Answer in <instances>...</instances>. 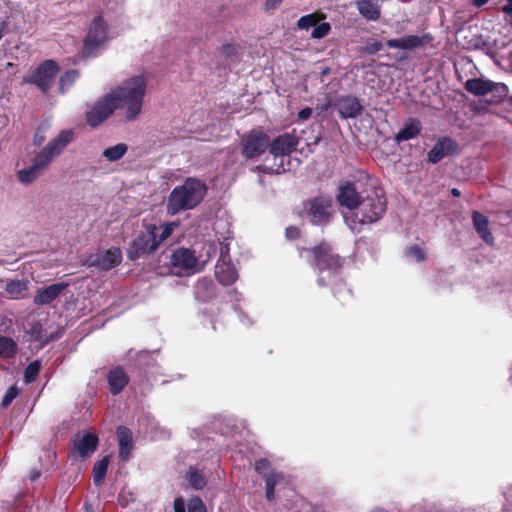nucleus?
<instances>
[{"mask_svg":"<svg viewBox=\"0 0 512 512\" xmlns=\"http://www.w3.org/2000/svg\"><path fill=\"white\" fill-rule=\"evenodd\" d=\"M178 226L179 222L177 221L168 222L160 226H146L145 231L133 241L132 248L135 251H129L130 257L135 258L142 253L155 251L163 241L171 236Z\"/></svg>","mask_w":512,"mask_h":512,"instance_id":"20e7f679","label":"nucleus"},{"mask_svg":"<svg viewBox=\"0 0 512 512\" xmlns=\"http://www.w3.org/2000/svg\"><path fill=\"white\" fill-rule=\"evenodd\" d=\"M420 122L410 119L405 126L395 135V141L402 142L415 138L420 133Z\"/></svg>","mask_w":512,"mask_h":512,"instance_id":"a878e982","label":"nucleus"},{"mask_svg":"<svg viewBox=\"0 0 512 512\" xmlns=\"http://www.w3.org/2000/svg\"><path fill=\"white\" fill-rule=\"evenodd\" d=\"M255 470L262 475L265 479L270 476L280 475V472H276L270 462L267 459H260L255 463Z\"/></svg>","mask_w":512,"mask_h":512,"instance_id":"f704fd0d","label":"nucleus"},{"mask_svg":"<svg viewBox=\"0 0 512 512\" xmlns=\"http://www.w3.org/2000/svg\"><path fill=\"white\" fill-rule=\"evenodd\" d=\"M282 0H265L263 4L264 11L267 13L273 12L279 8Z\"/></svg>","mask_w":512,"mask_h":512,"instance_id":"49530a36","label":"nucleus"},{"mask_svg":"<svg viewBox=\"0 0 512 512\" xmlns=\"http://www.w3.org/2000/svg\"><path fill=\"white\" fill-rule=\"evenodd\" d=\"M316 265L319 269V285L327 284L326 280H330L340 267V259L331 253V248L327 244H321L312 250Z\"/></svg>","mask_w":512,"mask_h":512,"instance_id":"0eeeda50","label":"nucleus"},{"mask_svg":"<svg viewBox=\"0 0 512 512\" xmlns=\"http://www.w3.org/2000/svg\"><path fill=\"white\" fill-rule=\"evenodd\" d=\"M174 512H186L185 501L182 497H178L174 500Z\"/></svg>","mask_w":512,"mask_h":512,"instance_id":"3c124183","label":"nucleus"},{"mask_svg":"<svg viewBox=\"0 0 512 512\" xmlns=\"http://www.w3.org/2000/svg\"><path fill=\"white\" fill-rule=\"evenodd\" d=\"M298 140L296 137L290 134H283L277 137L269 144V152L270 155L274 159V164L272 165H263L259 167L263 172L268 173H276L280 174L288 170V161L286 157H288L297 147Z\"/></svg>","mask_w":512,"mask_h":512,"instance_id":"423d86ee","label":"nucleus"},{"mask_svg":"<svg viewBox=\"0 0 512 512\" xmlns=\"http://www.w3.org/2000/svg\"><path fill=\"white\" fill-rule=\"evenodd\" d=\"M386 210V199L382 190H374L366 198L362 199L357 210L353 212L351 219L344 214L345 222L352 231H359L358 225L374 223L378 221Z\"/></svg>","mask_w":512,"mask_h":512,"instance_id":"7ed1b4c3","label":"nucleus"},{"mask_svg":"<svg viewBox=\"0 0 512 512\" xmlns=\"http://www.w3.org/2000/svg\"><path fill=\"white\" fill-rule=\"evenodd\" d=\"M233 50H234V47L231 44H226V45L222 46V52L223 53H227L228 54V53L233 52Z\"/></svg>","mask_w":512,"mask_h":512,"instance_id":"5fc2aeb1","label":"nucleus"},{"mask_svg":"<svg viewBox=\"0 0 512 512\" xmlns=\"http://www.w3.org/2000/svg\"><path fill=\"white\" fill-rule=\"evenodd\" d=\"M79 73L76 70H69L60 77V90L64 92L68 89L77 79Z\"/></svg>","mask_w":512,"mask_h":512,"instance_id":"4c0bfd02","label":"nucleus"},{"mask_svg":"<svg viewBox=\"0 0 512 512\" xmlns=\"http://www.w3.org/2000/svg\"><path fill=\"white\" fill-rule=\"evenodd\" d=\"M73 445L81 458L90 456L98 446V438L92 433H84L81 437L74 439Z\"/></svg>","mask_w":512,"mask_h":512,"instance_id":"aec40b11","label":"nucleus"},{"mask_svg":"<svg viewBox=\"0 0 512 512\" xmlns=\"http://www.w3.org/2000/svg\"><path fill=\"white\" fill-rule=\"evenodd\" d=\"M122 260V253L118 248H112L109 250L99 251L95 254H91L86 264L90 267H97L100 270H110L115 266L119 265Z\"/></svg>","mask_w":512,"mask_h":512,"instance_id":"4468645a","label":"nucleus"},{"mask_svg":"<svg viewBox=\"0 0 512 512\" xmlns=\"http://www.w3.org/2000/svg\"><path fill=\"white\" fill-rule=\"evenodd\" d=\"M108 467V457H105L94 464L93 478L96 485H100L106 475Z\"/></svg>","mask_w":512,"mask_h":512,"instance_id":"473e14b6","label":"nucleus"},{"mask_svg":"<svg viewBox=\"0 0 512 512\" xmlns=\"http://www.w3.org/2000/svg\"><path fill=\"white\" fill-rule=\"evenodd\" d=\"M199 259L187 248H179L171 255V264L173 267L181 270H197Z\"/></svg>","mask_w":512,"mask_h":512,"instance_id":"dca6fc26","label":"nucleus"},{"mask_svg":"<svg viewBox=\"0 0 512 512\" xmlns=\"http://www.w3.org/2000/svg\"><path fill=\"white\" fill-rule=\"evenodd\" d=\"M47 166L48 164H46L38 155H36L34 163L29 168L21 169L18 171V180L23 184H29L36 180Z\"/></svg>","mask_w":512,"mask_h":512,"instance_id":"4be33fe9","label":"nucleus"},{"mask_svg":"<svg viewBox=\"0 0 512 512\" xmlns=\"http://www.w3.org/2000/svg\"><path fill=\"white\" fill-rule=\"evenodd\" d=\"M229 248L225 247V251L221 248V256L215 267V276L217 280L223 285H230L238 278V273L231 263L229 257Z\"/></svg>","mask_w":512,"mask_h":512,"instance_id":"2eb2a0df","label":"nucleus"},{"mask_svg":"<svg viewBox=\"0 0 512 512\" xmlns=\"http://www.w3.org/2000/svg\"><path fill=\"white\" fill-rule=\"evenodd\" d=\"M225 247L228 246L218 240L208 241L203 245L199 258L205 264L216 255L218 250L221 253V248L225 251Z\"/></svg>","mask_w":512,"mask_h":512,"instance_id":"cd10ccee","label":"nucleus"},{"mask_svg":"<svg viewBox=\"0 0 512 512\" xmlns=\"http://www.w3.org/2000/svg\"><path fill=\"white\" fill-rule=\"evenodd\" d=\"M473 223L476 231L479 233L481 238L487 243L492 242L493 237L488 229V219L486 216L478 211H474L472 214Z\"/></svg>","mask_w":512,"mask_h":512,"instance_id":"bb28decb","label":"nucleus"},{"mask_svg":"<svg viewBox=\"0 0 512 512\" xmlns=\"http://www.w3.org/2000/svg\"><path fill=\"white\" fill-rule=\"evenodd\" d=\"M387 46L389 48H393V49H403L404 50L403 37L399 38V39L388 40Z\"/></svg>","mask_w":512,"mask_h":512,"instance_id":"09e8293b","label":"nucleus"},{"mask_svg":"<svg viewBox=\"0 0 512 512\" xmlns=\"http://www.w3.org/2000/svg\"><path fill=\"white\" fill-rule=\"evenodd\" d=\"M337 200L340 206L347 208L348 210H357L361 200L355 187L347 183L339 188Z\"/></svg>","mask_w":512,"mask_h":512,"instance_id":"a211bd4d","label":"nucleus"},{"mask_svg":"<svg viewBox=\"0 0 512 512\" xmlns=\"http://www.w3.org/2000/svg\"><path fill=\"white\" fill-rule=\"evenodd\" d=\"M285 235L288 239L293 240L299 236V229L294 226L286 228Z\"/></svg>","mask_w":512,"mask_h":512,"instance_id":"8fccbe9b","label":"nucleus"},{"mask_svg":"<svg viewBox=\"0 0 512 512\" xmlns=\"http://www.w3.org/2000/svg\"><path fill=\"white\" fill-rule=\"evenodd\" d=\"M406 255L409 259L415 262H422L425 260V252L417 245L409 247L406 251Z\"/></svg>","mask_w":512,"mask_h":512,"instance_id":"a19ab883","label":"nucleus"},{"mask_svg":"<svg viewBox=\"0 0 512 512\" xmlns=\"http://www.w3.org/2000/svg\"><path fill=\"white\" fill-rule=\"evenodd\" d=\"M204 284H205V282H199L198 286H197V289H200V287L203 286Z\"/></svg>","mask_w":512,"mask_h":512,"instance_id":"bf43d9fd","label":"nucleus"},{"mask_svg":"<svg viewBox=\"0 0 512 512\" xmlns=\"http://www.w3.org/2000/svg\"><path fill=\"white\" fill-rule=\"evenodd\" d=\"M148 88V75L140 73L124 79L110 90L116 110L127 122L139 119L144 107Z\"/></svg>","mask_w":512,"mask_h":512,"instance_id":"f257e3e1","label":"nucleus"},{"mask_svg":"<svg viewBox=\"0 0 512 512\" xmlns=\"http://www.w3.org/2000/svg\"><path fill=\"white\" fill-rule=\"evenodd\" d=\"M425 37H420L417 35H409L403 37L404 50H412L421 46L424 42Z\"/></svg>","mask_w":512,"mask_h":512,"instance_id":"ea45409f","label":"nucleus"},{"mask_svg":"<svg viewBox=\"0 0 512 512\" xmlns=\"http://www.w3.org/2000/svg\"><path fill=\"white\" fill-rule=\"evenodd\" d=\"M356 7L358 12L367 20L376 21L380 17V6L372 0H358Z\"/></svg>","mask_w":512,"mask_h":512,"instance_id":"b1692460","label":"nucleus"},{"mask_svg":"<svg viewBox=\"0 0 512 512\" xmlns=\"http://www.w3.org/2000/svg\"><path fill=\"white\" fill-rule=\"evenodd\" d=\"M128 151V146L125 143H117L113 146L105 148L102 156L109 162L120 160Z\"/></svg>","mask_w":512,"mask_h":512,"instance_id":"c85d7f7f","label":"nucleus"},{"mask_svg":"<svg viewBox=\"0 0 512 512\" xmlns=\"http://www.w3.org/2000/svg\"><path fill=\"white\" fill-rule=\"evenodd\" d=\"M117 437L119 442V455L122 459L127 460L132 451V433L123 426L118 427Z\"/></svg>","mask_w":512,"mask_h":512,"instance_id":"5701e85b","label":"nucleus"},{"mask_svg":"<svg viewBox=\"0 0 512 512\" xmlns=\"http://www.w3.org/2000/svg\"><path fill=\"white\" fill-rule=\"evenodd\" d=\"M187 480L192 488L201 490L205 487L207 480L202 472L196 468L190 467L186 473Z\"/></svg>","mask_w":512,"mask_h":512,"instance_id":"7c9ffc66","label":"nucleus"},{"mask_svg":"<svg viewBox=\"0 0 512 512\" xmlns=\"http://www.w3.org/2000/svg\"><path fill=\"white\" fill-rule=\"evenodd\" d=\"M452 194L456 197L460 196V192L458 189H452Z\"/></svg>","mask_w":512,"mask_h":512,"instance_id":"4d7b16f0","label":"nucleus"},{"mask_svg":"<svg viewBox=\"0 0 512 512\" xmlns=\"http://www.w3.org/2000/svg\"><path fill=\"white\" fill-rule=\"evenodd\" d=\"M73 130H62L54 139H52L37 155L49 165V163L58 157L65 147L73 140Z\"/></svg>","mask_w":512,"mask_h":512,"instance_id":"ddd939ff","label":"nucleus"},{"mask_svg":"<svg viewBox=\"0 0 512 512\" xmlns=\"http://www.w3.org/2000/svg\"><path fill=\"white\" fill-rule=\"evenodd\" d=\"M242 154L246 158H255L263 154L269 146V138L263 132L252 131L241 140Z\"/></svg>","mask_w":512,"mask_h":512,"instance_id":"f8f14e48","label":"nucleus"},{"mask_svg":"<svg viewBox=\"0 0 512 512\" xmlns=\"http://www.w3.org/2000/svg\"><path fill=\"white\" fill-rule=\"evenodd\" d=\"M3 37V32H2V29H0V40L2 39Z\"/></svg>","mask_w":512,"mask_h":512,"instance_id":"052dcab7","label":"nucleus"},{"mask_svg":"<svg viewBox=\"0 0 512 512\" xmlns=\"http://www.w3.org/2000/svg\"><path fill=\"white\" fill-rule=\"evenodd\" d=\"M188 512H206V507L199 497H194L188 503Z\"/></svg>","mask_w":512,"mask_h":512,"instance_id":"c03bdc74","label":"nucleus"},{"mask_svg":"<svg viewBox=\"0 0 512 512\" xmlns=\"http://www.w3.org/2000/svg\"><path fill=\"white\" fill-rule=\"evenodd\" d=\"M116 110L110 91L104 94L86 111V121L91 127H96L110 117Z\"/></svg>","mask_w":512,"mask_h":512,"instance_id":"9d476101","label":"nucleus"},{"mask_svg":"<svg viewBox=\"0 0 512 512\" xmlns=\"http://www.w3.org/2000/svg\"><path fill=\"white\" fill-rule=\"evenodd\" d=\"M465 89L475 96H485L491 93L493 99L490 100V103H499L508 94V87L504 83L493 82L483 78L467 80Z\"/></svg>","mask_w":512,"mask_h":512,"instance_id":"1a4fd4ad","label":"nucleus"},{"mask_svg":"<svg viewBox=\"0 0 512 512\" xmlns=\"http://www.w3.org/2000/svg\"><path fill=\"white\" fill-rule=\"evenodd\" d=\"M31 335L41 343H47L51 339H54L52 333L48 334L41 323H36L33 325L31 328Z\"/></svg>","mask_w":512,"mask_h":512,"instance_id":"c9c22d12","label":"nucleus"},{"mask_svg":"<svg viewBox=\"0 0 512 512\" xmlns=\"http://www.w3.org/2000/svg\"><path fill=\"white\" fill-rule=\"evenodd\" d=\"M456 149V144L449 138L440 139L428 153V160L431 163H437L445 156L452 154Z\"/></svg>","mask_w":512,"mask_h":512,"instance_id":"412c9836","label":"nucleus"},{"mask_svg":"<svg viewBox=\"0 0 512 512\" xmlns=\"http://www.w3.org/2000/svg\"><path fill=\"white\" fill-rule=\"evenodd\" d=\"M305 210L314 224L327 223L332 215V200L329 197H316L305 203Z\"/></svg>","mask_w":512,"mask_h":512,"instance_id":"9b49d317","label":"nucleus"},{"mask_svg":"<svg viewBox=\"0 0 512 512\" xmlns=\"http://www.w3.org/2000/svg\"><path fill=\"white\" fill-rule=\"evenodd\" d=\"M370 512H387L386 510L382 509V508H376V509H373L372 511Z\"/></svg>","mask_w":512,"mask_h":512,"instance_id":"13d9d810","label":"nucleus"},{"mask_svg":"<svg viewBox=\"0 0 512 512\" xmlns=\"http://www.w3.org/2000/svg\"><path fill=\"white\" fill-rule=\"evenodd\" d=\"M18 388L16 385H13L11 386L7 392L5 393L3 399H2V402H1V406L2 408H6L8 407L11 402L17 397L18 395Z\"/></svg>","mask_w":512,"mask_h":512,"instance_id":"37998d69","label":"nucleus"},{"mask_svg":"<svg viewBox=\"0 0 512 512\" xmlns=\"http://www.w3.org/2000/svg\"><path fill=\"white\" fill-rule=\"evenodd\" d=\"M68 284L60 282L49 285L45 288L38 290L34 297V303L37 305H47L61 296L67 289Z\"/></svg>","mask_w":512,"mask_h":512,"instance_id":"f3484780","label":"nucleus"},{"mask_svg":"<svg viewBox=\"0 0 512 512\" xmlns=\"http://www.w3.org/2000/svg\"><path fill=\"white\" fill-rule=\"evenodd\" d=\"M507 3L503 5L502 12L512 18V0H506Z\"/></svg>","mask_w":512,"mask_h":512,"instance_id":"864d4df0","label":"nucleus"},{"mask_svg":"<svg viewBox=\"0 0 512 512\" xmlns=\"http://www.w3.org/2000/svg\"><path fill=\"white\" fill-rule=\"evenodd\" d=\"M16 352V343L8 337H0V357L9 358Z\"/></svg>","mask_w":512,"mask_h":512,"instance_id":"72a5a7b5","label":"nucleus"},{"mask_svg":"<svg viewBox=\"0 0 512 512\" xmlns=\"http://www.w3.org/2000/svg\"><path fill=\"white\" fill-rule=\"evenodd\" d=\"M111 39L108 23L101 15L95 16L87 28L83 41L81 57L83 59L96 57Z\"/></svg>","mask_w":512,"mask_h":512,"instance_id":"39448f33","label":"nucleus"},{"mask_svg":"<svg viewBox=\"0 0 512 512\" xmlns=\"http://www.w3.org/2000/svg\"><path fill=\"white\" fill-rule=\"evenodd\" d=\"M336 107L343 118H355L362 112L359 100L353 96H344L337 100Z\"/></svg>","mask_w":512,"mask_h":512,"instance_id":"6ab92c4d","label":"nucleus"},{"mask_svg":"<svg viewBox=\"0 0 512 512\" xmlns=\"http://www.w3.org/2000/svg\"><path fill=\"white\" fill-rule=\"evenodd\" d=\"M330 29H331L330 24L327 22H322L320 24H316V26L314 27V29L311 33V37L314 39H321L329 33Z\"/></svg>","mask_w":512,"mask_h":512,"instance_id":"79ce46f5","label":"nucleus"},{"mask_svg":"<svg viewBox=\"0 0 512 512\" xmlns=\"http://www.w3.org/2000/svg\"><path fill=\"white\" fill-rule=\"evenodd\" d=\"M489 0H473V4L477 7H480L486 4Z\"/></svg>","mask_w":512,"mask_h":512,"instance_id":"6e6d98bb","label":"nucleus"},{"mask_svg":"<svg viewBox=\"0 0 512 512\" xmlns=\"http://www.w3.org/2000/svg\"><path fill=\"white\" fill-rule=\"evenodd\" d=\"M283 479V475L270 476L265 479L266 482V499L268 501L274 500L275 497V487L276 485Z\"/></svg>","mask_w":512,"mask_h":512,"instance_id":"e433bc0d","label":"nucleus"},{"mask_svg":"<svg viewBox=\"0 0 512 512\" xmlns=\"http://www.w3.org/2000/svg\"><path fill=\"white\" fill-rule=\"evenodd\" d=\"M324 16L319 13H311L302 16L297 21V28L300 30H308L312 27H315L316 24L319 23L320 20H322Z\"/></svg>","mask_w":512,"mask_h":512,"instance_id":"2f4dec72","label":"nucleus"},{"mask_svg":"<svg viewBox=\"0 0 512 512\" xmlns=\"http://www.w3.org/2000/svg\"><path fill=\"white\" fill-rule=\"evenodd\" d=\"M40 367H41V365L38 361H34V362L30 363L26 367L25 372H24V378L27 383H30L35 380L36 376L40 372Z\"/></svg>","mask_w":512,"mask_h":512,"instance_id":"58836bf2","label":"nucleus"},{"mask_svg":"<svg viewBox=\"0 0 512 512\" xmlns=\"http://www.w3.org/2000/svg\"><path fill=\"white\" fill-rule=\"evenodd\" d=\"M312 115V109L311 108H304L298 112V119L301 121L307 120Z\"/></svg>","mask_w":512,"mask_h":512,"instance_id":"603ef678","label":"nucleus"},{"mask_svg":"<svg viewBox=\"0 0 512 512\" xmlns=\"http://www.w3.org/2000/svg\"><path fill=\"white\" fill-rule=\"evenodd\" d=\"M207 192L206 185L197 178H187L182 185L176 186L169 194L166 211L173 216L181 211L195 208Z\"/></svg>","mask_w":512,"mask_h":512,"instance_id":"f03ea898","label":"nucleus"},{"mask_svg":"<svg viewBox=\"0 0 512 512\" xmlns=\"http://www.w3.org/2000/svg\"><path fill=\"white\" fill-rule=\"evenodd\" d=\"M46 130H47V126H45V125H42L37 128L34 138H33V142L35 145L40 146L41 144H43V142L46 139V137H45Z\"/></svg>","mask_w":512,"mask_h":512,"instance_id":"a18cd8bd","label":"nucleus"},{"mask_svg":"<svg viewBox=\"0 0 512 512\" xmlns=\"http://www.w3.org/2000/svg\"><path fill=\"white\" fill-rule=\"evenodd\" d=\"M108 383L112 393H119L128 383V377L123 369L116 368L110 371Z\"/></svg>","mask_w":512,"mask_h":512,"instance_id":"393cba45","label":"nucleus"},{"mask_svg":"<svg viewBox=\"0 0 512 512\" xmlns=\"http://www.w3.org/2000/svg\"><path fill=\"white\" fill-rule=\"evenodd\" d=\"M59 73V66L54 60H45L39 66L32 69L23 81L36 85L42 92L47 93L54 85Z\"/></svg>","mask_w":512,"mask_h":512,"instance_id":"6e6552de","label":"nucleus"},{"mask_svg":"<svg viewBox=\"0 0 512 512\" xmlns=\"http://www.w3.org/2000/svg\"><path fill=\"white\" fill-rule=\"evenodd\" d=\"M26 280H10L5 283V291L11 298H18L27 290Z\"/></svg>","mask_w":512,"mask_h":512,"instance_id":"c756f323","label":"nucleus"},{"mask_svg":"<svg viewBox=\"0 0 512 512\" xmlns=\"http://www.w3.org/2000/svg\"><path fill=\"white\" fill-rule=\"evenodd\" d=\"M383 48V45L380 41H369L366 43L365 51L369 54H374L380 51Z\"/></svg>","mask_w":512,"mask_h":512,"instance_id":"de8ad7c7","label":"nucleus"}]
</instances>
